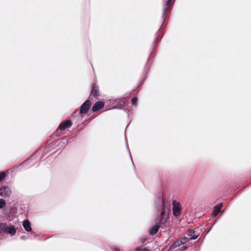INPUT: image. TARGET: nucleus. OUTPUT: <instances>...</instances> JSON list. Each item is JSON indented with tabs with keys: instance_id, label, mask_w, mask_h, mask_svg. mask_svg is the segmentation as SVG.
<instances>
[{
	"instance_id": "1",
	"label": "nucleus",
	"mask_w": 251,
	"mask_h": 251,
	"mask_svg": "<svg viewBox=\"0 0 251 251\" xmlns=\"http://www.w3.org/2000/svg\"><path fill=\"white\" fill-rule=\"evenodd\" d=\"M154 204L156 208V220H170L171 205L163 198L161 192H159V195L156 196Z\"/></svg>"
},
{
	"instance_id": "2",
	"label": "nucleus",
	"mask_w": 251,
	"mask_h": 251,
	"mask_svg": "<svg viewBox=\"0 0 251 251\" xmlns=\"http://www.w3.org/2000/svg\"><path fill=\"white\" fill-rule=\"evenodd\" d=\"M4 214L8 220H28L27 215L25 214H23L22 211L19 209V210L14 206L12 205L11 204L7 205L4 209Z\"/></svg>"
},
{
	"instance_id": "3",
	"label": "nucleus",
	"mask_w": 251,
	"mask_h": 251,
	"mask_svg": "<svg viewBox=\"0 0 251 251\" xmlns=\"http://www.w3.org/2000/svg\"><path fill=\"white\" fill-rule=\"evenodd\" d=\"M167 224V221H165L164 222L162 221H159L150 228L149 230L150 234L151 235L155 234L160 227L163 228V226H166Z\"/></svg>"
},
{
	"instance_id": "4",
	"label": "nucleus",
	"mask_w": 251,
	"mask_h": 251,
	"mask_svg": "<svg viewBox=\"0 0 251 251\" xmlns=\"http://www.w3.org/2000/svg\"><path fill=\"white\" fill-rule=\"evenodd\" d=\"M172 205L173 214L174 216L177 218L179 217L182 213V206L179 202L175 200L172 201Z\"/></svg>"
},
{
	"instance_id": "5",
	"label": "nucleus",
	"mask_w": 251,
	"mask_h": 251,
	"mask_svg": "<svg viewBox=\"0 0 251 251\" xmlns=\"http://www.w3.org/2000/svg\"><path fill=\"white\" fill-rule=\"evenodd\" d=\"M154 52L152 50L151 52V54L150 55V56L148 58V61H147V62L146 63L145 66V67H144V76L143 77V78H142V80L141 81V82H140L139 85H142V83H143V82L145 80V79L147 77V76L148 75V74L150 70V68H151V63H150V61L151 59H152V58L153 57H152V54L153 53H154Z\"/></svg>"
},
{
	"instance_id": "6",
	"label": "nucleus",
	"mask_w": 251,
	"mask_h": 251,
	"mask_svg": "<svg viewBox=\"0 0 251 251\" xmlns=\"http://www.w3.org/2000/svg\"><path fill=\"white\" fill-rule=\"evenodd\" d=\"M91 104L92 103L89 100H85L79 107V114L82 115L87 113L91 106Z\"/></svg>"
},
{
	"instance_id": "7",
	"label": "nucleus",
	"mask_w": 251,
	"mask_h": 251,
	"mask_svg": "<svg viewBox=\"0 0 251 251\" xmlns=\"http://www.w3.org/2000/svg\"><path fill=\"white\" fill-rule=\"evenodd\" d=\"M72 126V122L68 119H66L62 123L60 124L59 125L57 129L53 133V135L55 136H58L57 135V130L59 129L60 130H64L67 128L70 127Z\"/></svg>"
},
{
	"instance_id": "8",
	"label": "nucleus",
	"mask_w": 251,
	"mask_h": 251,
	"mask_svg": "<svg viewBox=\"0 0 251 251\" xmlns=\"http://www.w3.org/2000/svg\"><path fill=\"white\" fill-rule=\"evenodd\" d=\"M172 0H168L166 2V3L164 6L163 14H162V18L163 19V23H162V25H161V27H160V28H161L162 27V26H163V23L164 22V21H165V20L167 18V16H166L165 14L166 13H170L171 11V9L169 8V6L170 5V4L172 3Z\"/></svg>"
},
{
	"instance_id": "9",
	"label": "nucleus",
	"mask_w": 251,
	"mask_h": 251,
	"mask_svg": "<svg viewBox=\"0 0 251 251\" xmlns=\"http://www.w3.org/2000/svg\"><path fill=\"white\" fill-rule=\"evenodd\" d=\"M11 194V190L7 186H2L0 187V196L7 198L9 197Z\"/></svg>"
},
{
	"instance_id": "10",
	"label": "nucleus",
	"mask_w": 251,
	"mask_h": 251,
	"mask_svg": "<svg viewBox=\"0 0 251 251\" xmlns=\"http://www.w3.org/2000/svg\"><path fill=\"white\" fill-rule=\"evenodd\" d=\"M104 106V102L102 101H98L93 105L92 110L93 112H97L101 109Z\"/></svg>"
},
{
	"instance_id": "11",
	"label": "nucleus",
	"mask_w": 251,
	"mask_h": 251,
	"mask_svg": "<svg viewBox=\"0 0 251 251\" xmlns=\"http://www.w3.org/2000/svg\"><path fill=\"white\" fill-rule=\"evenodd\" d=\"M222 206L223 204L222 203L216 204L214 207V210L211 214V216L213 218L216 217L217 215L221 212Z\"/></svg>"
},
{
	"instance_id": "12",
	"label": "nucleus",
	"mask_w": 251,
	"mask_h": 251,
	"mask_svg": "<svg viewBox=\"0 0 251 251\" xmlns=\"http://www.w3.org/2000/svg\"><path fill=\"white\" fill-rule=\"evenodd\" d=\"M40 151V150H39L37 151L34 154H33L32 155H31L26 160L23 161L21 164H20L18 166H21L23 164H25L26 166H27V164L29 163L30 161L33 158H36L37 157Z\"/></svg>"
},
{
	"instance_id": "13",
	"label": "nucleus",
	"mask_w": 251,
	"mask_h": 251,
	"mask_svg": "<svg viewBox=\"0 0 251 251\" xmlns=\"http://www.w3.org/2000/svg\"><path fill=\"white\" fill-rule=\"evenodd\" d=\"M99 87L96 83H93L91 94L94 96L98 97L100 95Z\"/></svg>"
},
{
	"instance_id": "14",
	"label": "nucleus",
	"mask_w": 251,
	"mask_h": 251,
	"mask_svg": "<svg viewBox=\"0 0 251 251\" xmlns=\"http://www.w3.org/2000/svg\"><path fill=\"white\" fill-rule=\"evenodd\" d=\"M128 100V99H124L121 100H115L114 102V104L115 106H117L116 108H118V106H126V102Z\"/></svg>"
},
{
	"instance_id": "15",
	"label": "nucleus",
	"mask_w": 251,
	"mask_h": 251,
	"mask_svg": "<svg viewBox=\"0 0 251 251\" xmlns=\"http://www.w3.org/2000/svg\"><path fill=\"white\" fill-rule=\"evenodd\" d=\"M5 231L4 233H8L13 235L16 233V229L14 226H8L5 225Z\"/></svg>"
},
{
	"instance_id": "16",
	"label": "nucleus",
	"mask_w": 251,
	"mask_h": 251,
	"mask_svg": "<svg viewBox=\"0 0 251 251\" xmlns=\"http://www.w3.org/2000/svg\"><path fill=\"white\" fill-rule=\"evenodd\" d=\"M23 225L27 231H31V224L29 221H24Z\"/></svg>"
},
{
	"instance_id": "17",
	"label": "nucleus",
	"mask_w": 251,
	"mask_h": 251,
	"mask_svg": "<svg viewBox=\"0 0 251 251\" xmlns=\"http://www.w3.org/2000/svg\"><path fill=\"white\" fill-rule=\"evenodd\" d=\"M157 34H158V32H156L155 34L156 37L154 39L153 44H152V50H154V49H155L156 48V45L157 44L158 40V37L157 36Z\"/></svg>"
},
{
	"instance_id": "18",
	"label": "nucleus",
	"mask_w": 251,
	"mask_h": 251,
	"mask_svg": "<svg viewBox=\"0 0 251 251\" xmlns=\"http://www.w3.org/2000/svg\"><path fill=\"white\" fill-rule=\"evenodd\" d=\"M6 206L7 205L5 200H4L3 199H0V209L3 208Z\"/></svg>"
},
{
	"instance_id": "19",
	"label": "nucleus",
	"mask_w": 251,
	"mask_h": 251,
	"mask_svg": "<svg viewBox=\"0 0 251 251\" xmlns=\"http://www.w3.org/2000/svg\"><path fill=\"white\" fill-rule=\"evenodd\" d=\"M5 229V225L3 223H0V234L4 233Z\"/></svg>"
},
{
	"instance_id": "20",
	"label": "nucleus",
	"mask_w": 251,
	"mask_h": 251,
	"mask_svg": "<svg viewBox=\"0 0 251 251\" xmlns=\"http://www.w3.org/2000/svg\"><path fill=\"white\" fill-rule=\"evenodd\" d=\"M6 176V174L4 172H0V181H2Z\"/></svg>"
},
{
	"instance_id": "21",
	"label": "nucleus",
	"mask_w": 251,
	"mask_h": 251,
	"mask_svg": "<svg viewBox=\"0 0 251 251\" xmlns=\"http://www.w3.org/2000/svg\"><path fill=\"white\" fill-rule=\"evenodd\" d=\"M138 101V99L136 97H134L131 99V103L132 105H136Z\"/></svg>"
},
{
	"instance_id": "22",
	"label": "nucleus",
	"mask_w": 251,
	"mask_h": 251,
	"mask_svg": "<svg viewBox=\"0 0 251 251\" xmlns=\"http://www.w3.org/2000/svg\"><path fill=\"white\" fill-rule=\"evenodd\" d=\"M137 251H150L148 249L146 248H137L136 249Z\"/></svg>"
},
{
	"instance_id": "23",
	"label": "nucleus",
	"mask_w": 251,
	"mask_h": 251,
	"mask_svg": "<svg viewBox=\"0 0 251 251\" xmlns=\"http://www.w3.org/2000/svg\"><path fill=\"white\" fill-rule=\"evenodd\" d=\"M33 165H34V163H32V165H28L26 166V168H29V167H31Z\"/></svg>"
},
{
	"instance_id": "24",
	"label": "nucleus",
	"mask_w": 251,
	"mask_h": 251,
	"mask_svg": "<svg viewBox=\"0 0 251 251\" xmlns=\"http://www.w3.org/2000/svg\"><path fill=\"white\" fill-rule=\"evenodd\" d=\"M197 238V236H196L195 237H192L190 238L191 239H195Z\"/></svg>"
},
{
	"instance_id": "25",
	"label": "nucleus",
	"mask_w": 251,
	"mask_h": 251,
	"mask_svg": "<svg viewBox=\"0 0 251 251\" xmlns=\"http://www.w3.org/2000/svg\"><path fill=\"white\" fill-rule=\"evenodd\" d=\"M130 158H131V161H132V164H133V165L134 167H135V166H134V164L133 162V161H132V158H131V154H130Z\"/></svg>"
},
{
	"instance_id": "26",
	"label": "nucleus",
	"mask_w": 251,
	"mask_h": 251,
	"mask_svg": "<svg viewBox=\"0 0 251 251\" xmlns=\"http://www.w3.org/2000/svg\"><path fill=\"white\" fill-rule=\"evenodd\" d=\"M126 148L128 150H129V148L128 145L126 144Z\"/></svg>"
},
{
	"instance_id": "27",
	"label": "nucleus",
	"mask_w": 251,
	"mask_h": 251,
	"mask_svg": "<svg viewBox=\"0 0 251 251\" xmlns=\"http://www.w3.org/2000/svg\"><path fill=\"white\" fill-rule=\"evenodd\" d=\"M76 113H77V111H75V112H73V115L74 114H76Z\"/></svg>"
},
{
	"instance_id": "28",
	"label": "nucleus",
	"mask_w": 251,
	"mask_h": 251,
	"mask_svg": "<svg viewBox=\"0 0 251 251\" xmlns=\"http://www.w3.org/2000/svg\"><path fill=\"white\" fill-rule=\"evenodd\" d=\"M129 123H128V124L126 125V128H127V126H129Z\"/></svg>"
},
{
	"instance_id": "29",
	"label": "nucleus",
	"mask_w": 251,
	"mask_h": 251,
	"mask_svg": "<svg viewBox=\"0 0 251 251\" xmlns=\"http://www.w3.org/2000/svg\"><path fill=\"white\" fill-rule=\"evenodd\" d=\"M129 123H128V124L126 125V128H127V126H129Z\"/></svg>"
},
{
	"instance_id": "30",
	"label": "nucleus",
	"mask_w": 251,
	"mask_h": 251,
	"mask_svg": "<svg viewBox=\"0 0 251 251\" xmlns=\"http://www.w3.org/2000/svg\"><path fill=\"white\" fill-rule=\"evenodd\" d=\"M129 123H128V124L126 125V128H127V126H129Z\"/></svg>"
},
{
	"instance_id": "31",
	"label": "nucleus",
	"mask_w": 251,
	"mask_h": 251,
	"mask_svg": "<svg viewBox=\"0 0 251 251\" xmlns=\"http://www.w3.org/2000/svg\"><path fill=\"white\" fill-rule=\"evenodd\" d=\"M129 123H128V124L126 125V128H127V126H129Z\"/></svg>"
},
{
	"instance_id": "32",
	"label": "nucleus",
	"mask_w": 251,
	"mask_h": 251,
	"mask_svg": "<svg viewBox=\"0 0 251 251\" xmlns=\"http://www.w3.org/2000/svg\"><path fill=\"white\" fill-rule=\"evenodd\" d=\"M129 123H128V124L126 125V128H127V126H129Z\"/></svg>"
},
{
	"instance_id": "33",
	"label": "nucleus",
	"mask_w": 251,
	"mask_h": 251,
	"mask_svg": "<svg viewBox=\"0 0 251 251\" xmlns=\"http://www.w3.org/2000/svg\"><path fill=\"white\" fill-rule=\"evenodd\" d=\"M129 123H128V124L126 125V128H127V126H129Z\"/></svg>"
},
{
	"instance_id": "34",
	"label": "nucleus",
	"mask_w": 251,
	"mask_h": 251,
	"mask_svg": "<svg viewBox=\"0 0 251 251\" xmlns=\"http://www.w3.org/2000/svg\"><path fill=\"white\" fill-rule=\"evenodd\" d=\"M197 218H200V217H195V218H194V220H196Z\"/></svg>"
},
{
	"instance_id": "35",
	"label": "nucleus",
	"mask_w": 251,
	"mask_h": 251,
	"mask_svg": "<svg viewBox=\"0 0 251 251\" xmlns=\"http://www.w3.org/2000/svg\"><path fill=\"white\" fill-rule=\"evenodd\" d=\"M125 140H126V136L125 135Z\"/></svg>"
},
{
	"instance_id": "36",
	"label": "nucleus",
	"mask_w": 251,
	"mask_h": 251,
	"mask_svg": "<svg viewBox=\"0 0 251 251\" xmlns=\"http://www.w3.org/2000/svg\"><path fill=\"white\" fill-rule=\"evenodd\" d=\"M21 238H22V239H24V237H23V236H22V237H21Z\"/></svg>"
},
{
	"instance_id": "37",
	"label": "nucleus",
	"mask_w": 251,
	"mask_h": 251,
	"mask_svg": "<svg viewBox=\"0 0 251 251\" xmlns=\"http://www.w3.org/2000/svg\"><path fill=\"white\" fill-rule=\"evenodd\" d=\"M115 251H120L119 250H116Z\"/></svg>"
}]
</instances>
